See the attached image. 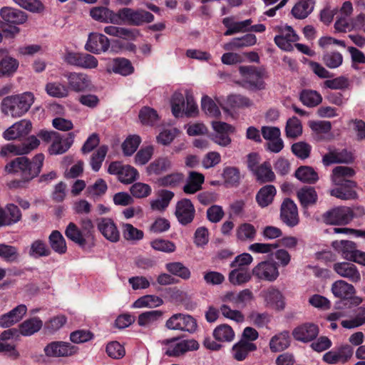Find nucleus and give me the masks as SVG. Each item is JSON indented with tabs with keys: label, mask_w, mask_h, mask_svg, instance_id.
Here are the masks:
<instances>
[{
	"label": "nucleus",
	"mask_w": 365,
	"mask_h": 365,
	"mask_svg": "<svg viewBox=\"0 0 365 365\" xmlns=\"http://www.w3.org/2000/svg\"><path fill=\"white\" fill-rule=\"evenodd\" d=\"M44 161V155L38 153L32 161L26 157H19L6 165L8 173H20L22 178L29 181L36 177L41 172Z\"/></svg>",
	"instance_id": "obj_1"
},
{
	"label": "nucleus",
	"mask_w": 365,
	"mask_h": 365,
	"mask_svg": "<svg viewBox=\"0 0 365 365\" xmlns=\"http://www.w3.org/2000/svg\"><path fill=\"white\" fill-rule=\"evenodd\" d=\"M34 103V96L31 92L9 96L1 102V111L8 116L19 118L29 110Z\"/></svg>",
	"instance_id": "obj_2"
},
{
	"label": "nucleus",
	"mask_w": 365,
	"mask_h": 365,
	"mask_svg": "<svg viewBox=\"0 0 365 365\" xmlns=\"http://www.w3.org/2000/svg\"><path fill=\"white\" fill-rule=\"evenodd\" d=\"M117 25L126 24L140 26L144 23H150L154 20V16L145 10H134L128 7L119 9L117 11Z\"/></svg>",
	"instance_id": "obj_3"
},
{
	"label": "nucleus",
	"mask_w": 365,
	"mask_h": 365,
	"mask_svg": "<svg viewBox=\"0 0 365 365\" xmlns=\"http://www.w3.org/2000/svg\"><path fill=\"white\" fill-rule=\"evenodd\" d=\"M40 145V141L35 135H31L26 140L21 143H7L3 145L0 150L2 158L29 154Z\"/></svg>",
	"instance_id": "obj_4"
},
{
	"label": "nucleus",
	"mask_w": 365,
	"mask_h": 365,
	"mask_svg": "<svg viewBox=\"0 0 365 365\" xmlns=\"http://www.w3.org/2000/svg\"><path fill=\"white\" fill-rule=\"evenodd\" d=\"M163 344L164 352L168 356H179L187 351L197 350L199 347L198 343L194 339L173 338L163 341Z\"/></svg>",
	"instance_id": "obj_5"
},
{
	"label": "nucleus",
	"mask_w": 365,
	"mask_h": 365,
	"mask_svg": "<svg viewBox=\"0 0 365 365\" xmlns=\"http://www.w3.org/2000/svg\"><path fill=\"white\" fill-rule=\"evenodd\" d=\"M43 351L47 357H69L76 354L78 352V348L67 341H54L48 344Z\"/></svg>",
	"instance_id": "obj_6"
},
{
	"label": "nucleus",
	"mask_w": 365,
	"mask_h": 365,
	"mask_svg": "<svg viewBox=\"0 0 365 365\" xmlns=\"http://www.w3.org/2000/svg\"><path fill=\"white\" fill-rule=\"evenodd\" d=\"M168 329L194 332L197 329L196 320L188 314H175L165 323Z\"/></svg>",
	"instance_id": "obj_7"
},
{
	"label": "nucleus",
	"mask_w": 365,
	"mask_h": 365,
	"mask_svg": "<svg viewBox=\"0 0 365 365\" xmlns=\"http://www.w3.org/2000/svg\"><path fill=\"white\" fill-rule=\"evenodd\" d=\"M108 172L117 175L119 181L124 184H130L139 178V173L135 168L117 161L109 165Z\"/></svg>",
	"instance_id": "obj_8"
},
{
	"label": "nucleus",
	"mask_w": 365,
	"mask_h": 365,
	"mask_svg": "<svg viewBox=\"0 0 365 365\" xmlns=\"http://www.w3.org/2000/svg\"><path fill=\"white\" fill-rule=\"evenodd\" d=\"M239 70L245 86L250 89L257 90L264 88L263 73L261 71L248 66H240Z\"/></svg>",
	"instance_id": "obj_9"
},
{
	"label": "nucleus",
	"mask_w": 365,
	"mask_h": 365,
	"mask_svg": "<svg viewBox=\"0 0 365 365\" xmlns=\"http://www.w3.org/2000/svg\"><path fill=\"white\" fill-rule=\"evenodd\" d=\"M65 77L67 79L68 91L81 93L90 91L92 88L91 78L84 73L70 72Z\"/></svg>",
	"instance_id": "obj_10"
},
{
	"label": "nucleus",
	"mask_w": 365,
	"mask_h": 365,
	"mask_svg": "<svg viewBox=\"0 0 365 365\" xmlns=\"http://www.w3.org/2000/svg\"><path fill=\"white\" fill-rule=\"evenodd\" d=\"M259 296L263 299L264 305L267 307L277 310H283L285 307V301L283 294L278 288L274 286L263 289Z\"/></svg>",
	"instance_id": "obj_11"
},
{
	"label": "nucleus",
	"mask_w": 365,
	"mask_h": 365,
	"mask_svg": "<svg viewBox=\"0 0 365 365\" xmlns=\"http://www.w3.org/2000/svg\"><path fill=\"white\" fill-rule=\"evenodd\" d=\"M253 275L260 280L274 281L279 276L277 265L272 261H262L252 269Z\"/></svg>",
	"instance_id": "obj_12"
},
{
	"label": "nucleus",
	"mask_w": 365,
	"mask_h": 365,
	"mask_svg": "<svg viewBox=\"0 0 365 365\" xmlns=\"http://www.w3.org/2000/svg\"><path fill=\"white\" fill-rule=\"evenodd\" d=\"M110 48V41L103 34L92 32L88 37L85 44V49L92 53L101 54L106 53Z\"/></svg>",
	"instance_id": "obj_13"
},
{
	"label": "nucleus",
	"mask_w": 365,
	"mask_h": 365,
	"mask_svg": "<svg viewBox=\"0 0 365 365\" xmlns=\"http://www.w3.org/2000/svg\"><path fill=\"white\" fill-rule=\"evenodd\" d=\"M215 133L212 135V140L217 145L226 147L231 143L229 135L235 132V128L231 125L221 122L213 121L212 123Z\"/></svg>",
	"instance_id": "obj_14"
},
{
	"label": "nucleus",
	"mask_w": 365,
	"mask_h": 365,
	"mask_svg": "<svg viewBox=\"0 0 365 365\" xmlns=\"http://www.w3.org/2000/svg\"><path fill=\"white\" fill-rule=\"evenodd\" d=\"M279 31V35L274 37L275 43L284 51H292L293 49V43L299 39L297 34L291 26L287 25L281 26Z\"/></svg>",
	"instance_id": "obj_15"
},
{
	"label": "nucleus",
	"mask_w": 365,
	"mask_h": 365,
	"mask_svg": "<svg viewBox=\"0 0 365 365\" xmlns=\"http://www.w3.org/2000/svg\"><path fill=\"white\" fill-rule=\"evenodd\" d=\"M352 218V211L347 207H336L324 215V220L331 225H346Z\"/></svg>",
	"instance_id": "obj_16"
},
{
	"label": "nucleus",
	"mask_w": 365,
	"mask_h": 365,
	"mask_svg": "<svg viewBox=\"0 0 365 365\" xmlns=\"http://www.w3.org/2000/svg\"><path fill=\"white\" fill-rule=\"evenodd\" d=\"M98 230L108 241L117 242L120 240V232L114 221L108 217H101L97 220Z\"/></svg>",
	"instance_id": "obj_17"
},
{
	"label": "nucleus",
	"mask_w": 365,
	"mask_h": 365,
	"mask_svg": "<svg viewBox=\"0 0 365 365\" xmlns=\"http://www.w3.org/2000/svg\"><path fill=\"white\" fill-rule=\"evenodd\" d=\"M334 271L341 277L346 278L353 283H358L361 276L357 267L348 262H339L333 264Z\"/></svg>",
	"instance_id": "obj_18"
},
{
	"label": "nucleus",
	"mask_w": 365,
	"mask_h": 365,
	"mask_svg": "<svg viewBox=\"0 0 365 365\" xmlns=\"http://www.w3.org/2000/svg\"><path fill=\"white\" fill-rule=\"evenodd\" d=\"M31 121L23 119L8 128L3 133V138L6 140H16L27 135L31 132Z\"/></svg>",
	"instance_id": "obj_19"
},
{
	"label": "nucleus",
	"mask_w": 365,
	"mask_h": 365,
	"mask_svg": "<svg viewBox=\"0 0 365 365\" xmlns=\"http://www.w3.org/2000/svg\"><path fill=\"white\" fill-rule=\"evenodd\" d=\"M281 220L289 227H294L299 222L297 207L290 199H285L282 205L280 211Z\"/></svg>",
	"instance_id": "obj_20"
},
{
	"label": "nucleus",
	"mask_w": 365,
	"mask_h": 365,
	"mask_svg": "<svg viewBox=\"0 0 365 365\" xmlns=\"http://www.w3.org/2000/svg\"><path fill=\"white\" fill-rule=\"evenodd\" d=\"M319 334L318 327L313 323H304L292 331L294 339L298 341L308 343L313 341Z\"/></svg>",
	"instance_id": "obj_21"
},
{
	"label": "nucleus",
	"mask_w": 365,
	"mask_h": 365,
	"mask_svg": "<svg viewBox=\"0 0 365 365\" xmlns=\"http://www.w3.org/2000/svg\"><path fill=\"white\" fill-rule=\"evenodd\" d=\"M195 210L191 201L188 199L180 200L175 207V216L182 225L190 223L195 216Z\"/></svg>",
	"instance_id": "obj_22"
},
{
	"label": "nucleus",
	"mask_w": 365,
	"mask_h": 365,
	"mask_svg": "<svg viewBox=\"0 0 365 365\" xmlns=\"http://www.w3.org/2000/svg\"><path fill=\"white\" fill-rule=\"evenodd\" d=\"M328 150V153L322 158V163L325 166L334 163H349L354 159L352 153L346 149L337 150L329 148Z\"/></svg>",
	"instance_id": "obj_23"
},
{
	"label": "nucleus",
	"mask_w": 365,
	"mask_h": 365,
	"mask_svg": "<svg viewBox=\"0 0 365 365\" xmlns=\"http://www.w3.org/2000/svg\"><path fill=\"white\" fill-rule=\"evenodd\" d=\"M252 299V292L248 289H243L238 293L228 292L221 297L222 302L232 303L236 307H245Z\"/></svg>",
	"instance_id": "obj_24"
},
{
	"label": "nucleus",
	"mask_w": 365,
	"mask_h": 365,
	"mask_svg": "<svg viewBox=\"0 0 365 365\" xmlns=\"http://www.w3.org/2000/svg\"><path fill=\"white\" fill-rule=\"evenodd\" d=\"M252 23V19H246L242 21H235L233 16H229L222 19L223 25L227 28L225 36H231L238 33L250 31V26Z\"/></svg>",
	"instance_id": "obj_25"
},
{
	"label": "nucleus",
	"mask_w": 365,
	"mask_h": 365,
	"mask_svg": "<svg viewBox=\"0 0 365 365\" xmlns=\"http://www.w3.org/2000/svg\"><path fill=\"white\" fill-rule=\"evenodd\" d=\"M338 187L330 190V195L343 200H354L357 197L354 188L356 184L354 181H346L342 184H335Z\"/></svg>",
	"instance_id": "obj_26"
},
{
	"label": "nucleus",
	"mask_w": 365,
	"mask_h": 365,
	"mask_svg": "<svg viewBox=\"0 0 365 365\" xmlns=\"http://www.w3.org/2000/svg\"><path fill=\"white\" fill-rule=\"evenodd\" d=\"M27 312V307L24 304H20L8 313L0 317V327H9L19 322Z\"/></svg>",
	"instance_id": "obj_27"
},
{
	"label": "nucleus",
	"mask_w": 365,
	"mask_h": 365,
	"mask_svg": "<svg viewBox=\"0 0 365 365\" xmlns=\"http://www.w3.org/2000/svg\"><path fill=\"white\" fill-rule=\"evenodd\" d=\"M103 31L106 34L110 36L128 41L135 40L140 36V32L138 29L119 27L113 25L105 26Z\"/></svg>",
	"instance_id": "obj_28"
},
{
	"label": "nucleus",
	"mask_w": 365,
	"mask_h": 365,
	"mask_svg": "<svg viewBox=\"0 0 365 365\" xmlns=\"http://www.w3.org/2000/svg\"><path fill=\"white\" fill-rule=\"evenodd\" d=\"M331 247L347 261H351L353 259L357 250L355 242L349 240L333 241Z\"/></svg>",
	"instance_id": "obj_29"
},
{
	"label": "nucleus",
	"mask_w": 365,
	"mask_h": 365,
	"mask_svg": "<svg viewBox=\"0 0 365 365\" xmlns=\"http://www.w3.org/2000/svg\"><path fill=\"white\" fill-rule=\"evenodd\" d=\"M91 16L96 21L117 25V12L109 9L107 7H94L90 11Z\"/></svg>",
	"instance_id": "obj_30"
},
{
	"label": "nucleus",
	"mask_w": 365,
	"mask_h": 365,
	"mask_svg": "<svg viewBox=\"0 0 365 365\" xmlns=\"http://www.w3.org/2000/svg\"><path fill=\"white\" fill-rule=\"evenodd\" d=\"M255 350H257V346L254 343L246 340H240L233 345L231 354L235 360L242 361L247 357L250 352Z\"/></svg>",
	"instance_id": "obj_31"
},
{
	"label": "nucleus",
	"mask_w": 365,
	"mask_h": 365,
	"mask_svg": "<svg viewBox=\"0 0 365 365\" xmlns=\"http://www.w3.org/2000/svg\"><path fill=\"white\" fill-rule=\"evenodd\" d=\"M134 67L131 62L125 58H115L110 63L108 72H113L123 76H128L134 73Z\"/></svg>",
	"instance_id": "obj_32"
},
{
	"label": "nucleus",
	"mask_w": 365,
	"mask_h": 365,
	"mask_svg": "<svg viewBox=\"0 0 365 365\" xmlns=\"http://www.w3.org/2000/svg\"><path fill=\"white\" fill-rule=\"evenodd\" d=\"M331 291L335 297L348 299L356 292L354 287L347 282L339 279L331 284Z\"/></svg>",
	"instance_id": "obj_33"
},
{
	"label": "nucleus",
	"mask_w": 365,
	"mask_h": 365,
	"mask_svg": "<svg viewBox=\"0 0 365 365\" xmlns=\"http://www.w3.org/2000/svg\"><path fill=\"white\" fill-rule=\"evenodd\" d=\"M0 15L6 22L13 24H22L27 20V16L24 11L11 7L2 8Z\"/></svg>",
	"instance_id": "obj_34"
},
{
	"label": "nucleus",
	"mask_w": 365,
	"mask_h": 365,
	"mask_svg": "<svg viewBox=\"0 0 365 365\" xmlns=\"http://www.w3.org/2000/svg\"><path fill=\"white\" fill-rule=\"evenodd\" d=\"M173 163L170 158L161 156L150 163L146 168L148 175H160L172 168Z\"/></svg>",
	"instance_id": "obj_35"
},
{
	"label": "nucleus",
	"mask_w": 365,
	"mask_h": 365,
	"mask_svg": "<svg viewBox=\"0 0 365 365\" xmlns=\"http://www.w3.org/2000/svg\"><path fill=\"white\" fill-rule=\"evenodd\" d=\"M256 43V36L252 34H248L242 37L232 38L230 41L223 45V48L226 51H231L252 46Z\"/></svg>",
	"instance_id": "obj_36"
},
{
	"label": "nucleus",
	"mask_w": 365,
	"mask_h": 365,
	"mask_svg": "<svg viewBox=\"0 0 365 365\" xmlns=\"http://www.w3.org/2000/svg\"><path fill=\"white\" fill-rule=\"evenodd\" d=\"M291 339L287 331H282L273 336L269 341V349L272 352H279L290 346Z\"/></svg>",
	"instance_id": "obj_37"
},
{
	"label": "nucleus",
	"mask_w": 365,
	"mask_h": 365,
	"mask_svg": "<svg viewBox=\"0 0 365 365\" xmlns=\"http://www.w3.org/2000/svg\"><path fill=\"white\" fill-rule=\"evenodd\" d=\"M205 181L202 174L191 171L188 174L186 184L183 187V191L186 194H194L202 189V185Z\"/></svg>",
	"instance_id": "obj_38"
},
{
	"label": "nucleus",
	"mask_w": 365,
	"mask_h": 365,
	"mask_svg": "<svg viewBox=\"0 0 365 365\" xmlns=\"http://www.w3.org/2000/svg\"><path fill=\"white\" fill-rule=\"evenodd\" d=\"M73 143V138H63L59 133L53 140L48 151L50 155H61L66 153Z\"/></svg>",
	"instance_id": "obj_39"
},
{
	"label": "nucleus",
	"mask_w": 365,
	"mask_h": 365,
	"mask_svg": "<svg viewBox=\"0 0 365 365\" xmlns=\"http://www.w3.org/2000/svg\"><path fill=\"white\" fill-rule=\"evenodd\" d=\"M163 312L160 310H151L140 314L138 317V324L149 328L155 326L162 319Z\"/></svg>",
	"instance_id": "obj_40"
},
{
	"label": "nucleus",
	"mask_w": 365,
	"mask_h": 365,
	"mask_svg": "<svg viewBox=\"0 0 365 365\" xmlns=\"http://www.w3.org/2000/svg\"><path fill=\"white\" fill-rule=\"evenodd\" d=\"M276 195V189L272 185L262 187L256 195V201L259 207H266L270 205Z\"/></svg>",
	"instance_id": "obj_41"
},
{
	"label": "nucleus",
	"mask_w": 365,
	"mask_h": 365,
	"mask_svg": "<svg viewBox=\"0 0 365 365\" xmlns=\"http://www.w3.org/2000/svg\"><path fill=\"white\" fill-rule=\"evenodd\" d=\"M257 229L251 223L244 222L236 229V237L241 242H251L255 239Z\"/></svg>",
	"instance_id": "obj_42"
},
{
	"label": "nucleus",
	"mask_w": 365,
	"mask_h": 365,
	"mask_svg": "<svg viewBox=\"0 0 365 365\" xmlns=\"http://www.w3.org/2000/svg\"><path fill=\"white\" fill-rule=\"evenodd\" d=\"M314 2L312 0H300L292 8V14L298 19L307 18L313 11Z\"/></svg>",
	"instance_id": "obj_43"
},
{
	"label": "nucleus",
	"mask_w": 365,
	"mask_h": 365,
	"mask_svg": "<svg viewBox=\"0 0 365 365\" xmlns=\"http://www.w3.org/2000/svg\"><path fill=\"white\" fill-rule=\"evenodd\" d=\"M298 199L303 207H307L316 203L318 196L314 187H304L297 192Z\"/></svg>",
	"instance_id": "obj_44"
},
{
	"label": "nucleus",
	"mask_w": 365,
	"mask_h": 365,
	"mask_svg": "<svg viewBox=\"0 0 365 365\" xmlns=\"http://www.w3.org/2000/svg\"><path fill=\"white\" fill-rule=\"evenodd\" d=\"M163 304V300L156 295H144L135 300L132 307L135 309L155 308Z\"/></svg>",
	"instance_id": "obj_45"
},
{
	"label": "nucleus",
	"mask_w": 365,
	"mask_h": 365,
	"mask_svg": "<svg viewBox=\"0 0 365 365\" xmlns=\"http://www.w3.org/2000/svg\"><path fill=\"white\" fill-rule=\"evenodd\" d=\"M65 235L68 239L81 247H83L86 245V240L82 231L73 222H70L68 225L65 230Z\"/></svg>",
	"instance_id": "obj_46"
},
{
	"label": "nucleus",
	"mask_w": 365,
	"mask_h": 365,
	"mask_svg": "<svg viewBox=\"0 0 365 365\" xmlns=\"http://www.w3.org/2000/svg\"><path fill=\"white\" fill-rule=\"evenodd\" d=\"M48 240L51 247L55 252L60 255L66 252V242L63 236L59 231H53L48 237Z\"/></svg>",
	"instance_id": "obj_47"
},
{
	"label": "nucleus",
	"mask_w": 365,
	"mask_h": 365,
	"mask_svg": "<svg viewBox=\"0 0 365 365\" xmlns=\"http://www.w3.org/2000/svg\"><path fill=\"white\" fill-rule=\"evenodd\" d=\"M173 197L174 193L172 191L167 190L160 191L158 198L151 201V208L157 211L164 210L168 206Z\"/></svg>",
	"instance_id": "obj_48"
},
{
	"label": "nucleus",
	"mask_w": 365,
	"mask_h": 365,
	"mask_svg": "<svg viewBox=\"0 0 365 365\" xmlns=\"http://www.w3.org/2000/svg\"><path fill=\"white\" fill-rule=\"evenodd\" d=\"M19 61L12 57L6 56L0 61V77H9L16 71Z\"/></svg>",
	"instance_id": "obj_49"
},
{
	"label": "nucleus",
	"mask_w": 365,
	"mask_h": 365,
	"mask_svg": "<svg viewBox=\"0 0 365 365\" xmlns=\"http://www.w3.org/2000/svg\"><path fill=\"white\" fill-rule=\"evenodd\" d=\"M295 176L299 180L309 184L316 182L319 179L317 172L309 166L299 167L295 172Z\"/></svg>",
	"instance_id": "obj_50"
},
{
	"label": "nucleus",
	"mask_w": 365,
	"mask_h": 365,
	"mask_svg": "<svg viewBox=\"0 0 365 365\" xmlns=\"http://www.w3.org/2000/svg\"><path fill=\"white\" fill-rule=\"evenodd\" d=\"M42 326V321L37 317H34L21 324L19 331L24 336H31L38 331Z\"/></svg>",
	"instance_id": "obj_51"
},
{
	"label": "nucleus",
	"mask_w": 365,
	"mask_h": 365,
	"mask_svg": "<svg viewBox=\"0 0 365 365\" xmlns=\"http://www.w3.org/2000/svg\"><path fill=\"white\" fill-rule=\"evenodd\" d=\"M229 274V279L233 284H241L248 282L251 279V274L248 267H233Z\"/></svg>",
	"instance_id": "obj_52"
},
{
	"label": "nucleus",
	"mask_w": 365,
	"mask_h": 365,
	"mask_svg": "<svg viewBox=\"0 0 365 365\" xmlns=\"http://www.w3.org/2000/svg\"><path fill=\"white\" fill-rule=\"evenodd\" d=\"M299 98L302 103L307 107L317 106L322 101L320 93L313 90H303L300 93Z\"/></svg>",
	"instance_id": "obj_53"
},
{
	"label": "nucleus",
	"mask_w": 365,
	"mask_h": 365,
	"mask_svg": "<svg viewBox=\"0 0 365 365\" xmlns=\"http://www.w3.org/2000/svg\"><path fill=\"white\" fill-rule=\"evenodd\" d=\"M215 339L219 341H232L235 339V331L232 328L227 324H220L213 331Z\"/></svg>",
	"instance_id": "obj_54"
},
{
	"label": "nucleus",
	"mask_w": 365,
	"mask_h": 365,
	"mask_svg": "<svg viewBox=\"0 0 365 365\" xmlns=\"http://www.w3.org/2000/svg\"><path fill=\"white\" fill-rule=\"evenodd\" d=\"M354 175V170L351 168L346 166H337L333 171L331 175V181L334 184H342L346 181V178L351 177Z\"/></svg>",
	"instance_id": "obj_55"
},
{
	"label": "nucleus",
	"mask_w": 365,
	"mask_h": 365,
	"mask_svg": "<svg viewBox=\"0 0 365 365\" xmlns=\"http://www.w3.org/2000/svg\"><path fill=\"white\" fill-rule=\"evenodd\" d=\"M184 179L181 173H173L159 178L156 182L159 186L175 187L180 185Z\"/></svg>",
	"instance_id": "obj_56"
},
{
	"label": "nucleus",
	"mask_w": 365,
	"mask_h": 365,
	"mask_svg": "<svg viewBox=\"0 0 365 365\" xmlns=\"http://www.w3.org/2000/svg\"><path fill=\"white\" fill-rule=\"evenodd\" d=\"M253 173L257 180L262 182H271L274 180L275 177L270 164L267 162L259 165Z\"/></svg>",
	"instance_id": "obj_57"
},
{
	"label": "nucleus",
	"mask_w": 365,
	"mask_h": 365,
	"mask_svg": "<svg viewBox=\"0 0 365 365\" xmlns=\"http://www.w3.org/2000/svg\"><path fill=\"white\" fill-rule=\"evenodd\" d=\"M46 93L52 97L65 98L69 94L68 86L59 82H50L46 86Z\"/></svg>",
	"instance_id": "obj_58"
},
{
	"label": "nucleus",
	"mask_w": 365,
	"mask_h": 365,
	"mask_svg": "<svg viewBox=\"0 0 365 365\" xmlns=\"http://www.w3.org/2000/svg\"><path fill=\"white\" fill-rule=\"evenodd\" d=\"M0 258L6 262H14L18 261L19 253L18 249L4 243L0 244Z\"/></svg>",
	"instance_id": "obj_59"
},
{
	"label": "nucleus",
	"mask_w": 365,
	"mask_h": 365,
	"mask_svg": "<svg viewBox=\"0 0 365 365\" xmlns=\"http://www.w3.org/2000/svg\"><path fill=\"white\" fill-rule=\"evenodd\" d=\"M286 136L288 138H296L302 133V125L300 120L292 117L287 120L285 127Z\"/></svg>",
	"instance_id": "obj_60"
},
{
	"label": "nucleus",
	"mask_w": 365,
	"mask_h": 365,
	"mask_svg": "<svg viewBox=\"0 0 365 365\" xmlns=\"http://www.w3.org/2000/svg\"><path fill=\"white\" fill-rule=\"evenodd\" d=\"M141 138L139 135H129L122 144V150L125 155H132L138 149Z\"/></svg>",
	"instance_id": "obj_61"
},
{
	"label": "nucleus",
	"mask_w": 365,
	"mask_h": 365,
	"mask_svg": "<svg viewBox=\"0 0 365 365\" xmlns=\"http://www.w3.org/2000/svg\"><path fill=\"white\" fill-rule=\"evenodd\" d=\"M166 269L172 274L181 277L183 279H187L190 277V271L181 262L168 263Z\"/></svg>",
	"instance_id": "obj_62"
},
{
	"label": "nucleus",
	"mask_w": 365,
	"mask_h": 365,
	"mask_svg": "<svg viewBox=\"0 0 365 365\" xmlns=\"http://www.w3.org/2000/svg\"><path fill=\"white\" fill-rule=\"evenodd\" d=\"M185 98L180 93H175L171 99V108L173 114L177 117H182L184 115Z\"/></svg>",
	"instance_id": "obj_63"
},
{
	"label": "nucleus",
	"mask_w": 365,
	"mask_h": 365,
	"mask_svg": "<svg viewBox=\"0 0 365 365\" xmlns=\"http://www.w3.org/2000/svg\"><path fill=\"white\" fill-rule=\"evenodd\" d=\"M139 119L144 125H154L158 121L159 117L154 109L144 107L140 110Z\"/></svg>",
	"instance_id": "obj_64"
}]
</instances>
